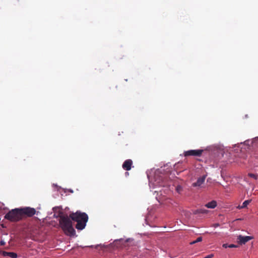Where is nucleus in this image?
I'll return each mask as SVG.
<instances>
[{"label": "nucleus", "instance_id": "obj_1", "mask_svg": "<svg viewBox=\"0 0 258 258\" xmlns=\"http://www.w3.org/2000/svg\"><path fill=\"white\" fill-rule=\"evenodd\" d=\"M70 217L72 220L76 222V228L79 230H82L85 228L86 223L88 221V216L85 213L77 211L70 214Z\"/></svg>", "mask_w": 258, "mask_h": 258}, {"label": "nucleus", "instance_id": "obj_2", "mask_svg": "<svg viewBox=\"0 0 258 258\" xmlns=\"http://www.w3.org/2000/svg\"><path fill=\"white\" fill-rule=\"evenodd\" d=\"M59 223L60 227L66 235L70 236L75 235L76 231L73 227L72 219L70 216H60Z\"/></svg>", "mask_w": 258, "mask_h": 258}, {"label": "nucleus", "instance_id": "obj_3", "mask_svg": "<svg viewBox=\"0 0 258 258\" xmlns=\"http://www.w3.org/2000/svg\"><path fill=\"white\" fill-rule=\"evenodd\" d=\"M5 218L11 221H18L22 218L21 210L19 209L12 210L5 215Z\"/></svg>", "mask_w": 258, "mask_h": 258}, {"label": "nucleus", "instance_id": "obj_4", "mask_svg": "<svg viewBox=\"0 0 258 258\" xmlns=\"http://www.w3.org/2000/svg\"><path fill=\"white\" fill-rule=\"evenodd\" d=\"M21 216L26 215L28 217H32L36 213V210L34 208L26 207L21 209Z\"/></svg>", "mask_w": 258, "mask_h": 258}, {"label": "nucleus", "instance_id": "obj_5", "mask_svg": "<svg viewBox=\"0 0 258 258\" xmlns=\"http://www.w3.org/2000/svg\"><path fill=\"white\" fill-rule=\"evenodd\" d=\"M203 152V150H191L184 152V156H200Z\"/></svg>", "mask_w": 258, "mask_h": 258}, {"label": "nucleus", "instance_id": "obj_6", "mask_svg": "<svg viewBox=\"0 0 258 258\" xmlns=\"http://www.w3.org/2000/svg\"><path fill=\"white\" fill-rule=\"evenodd\" d=\"M253 237L252 236H243L241 235H239L237 236V240L239 244L242 245L244 244L245 243H246L249 240L252 239Z\"/></svg>", "mask_w": 258, "mask_h": 258}, {"label": "nucleus", "instance_id": "obj_7", "mask_svg": "<svg viewBox=\"0 0 258 258\" xmlns=\"http://www.w3.org/2000/svg\"><path fill=\"white\" fill-rule=\"evenodd\" d=\"M133 164V161L131 159L126 160L122 164V168L128 171L131 170L132 165Z\"/></svg>", "mask_w": 258, "mask_h": 258}, {"label": "nucleus", "instance_id": "obj_8", "mask_svg": "<svg viewBox=\"0 0 258 258\" xmlns=\"http://www.w3.org/2000/svg\"><path fill=\"white\" fill-rule=\"evenodd\" d=\"M206 177L207 175H204L202 177H199L197 182L192 183V186L194 187L200 186L205 182Z\"/></svg>", "mask_w": 258, "mask_h": 258}, {"label": "nucleus", "instance_id": "obj_9", "mask_svg": "<svg viewBox=\"0 0 258 258\" xmlns=\"http://www.w3.org/2000/svg\"><path fill=\"white\" fill-rule=\"evenodd\" d=\"M2 253L3 255L5 256H8L12 258H16L17 257V253L13 252H7L5 251H3Z\"/></svg>", "mask_w": 258, "mask_h": 258}, {"label": "nucleus", "instance_id": "obj_10", "mask_svg": "<svg viewBox=\"0 0 258 258\" xmlns=\"http://www.w3.org/2000/svg\"><path fill=\"white\" fill-rule=\"evenodd\" d=\"M217 206V202L216 201L213 200L205 205V207L210 208V209H214Z\"/></svg>", "mask_w": 258, "mask_h": 258}, {"label": "nucleus", "instance_id": "obj_11", "mask_svg": "<svg viewBox=\"0 0 258 258\" xmlns=\"http://www.w3.org/2000/svg\"><path fill=\"white\" fill-rule=\"evenodd\" d=\"M251 200H246L243 203H242V205L241 206H238V209H242V208H246L247 205L251 202Z\"/></svg>", "mask_w": 258, "mask_h": 258}, {"label": "nucleus", "instance_id": "obj_12", "mask_svg": "<svg viewBox=\"0 0 258 258\" xmlns=\"http://www.w3.org/2000/svg\"><path fill=\"white\" fill-rule=\"evenodd\" d=\"M207 212H208V210L201 209L197 210L195 212V214H199V213L205 214V213H207Z\"/></svg>", "mask_w": 258, "mask_h": 258}, {"label": "nucleus", "instance_id": "obj_13", "mask_svg": "<svg viewBox=\"0 0 258 258\" xmlns=\"http://www.w3.org/2000/svg\"><path fill=\"white\" fill-rule=\"evenodd\" d=\"M247 176L251 178H252L255 180H257L258 179V175L257 174H255L253 173H250L248 174Z\"/></svg>", "mask_w": 258, "mask_h": 258}, {"label": "nucleus", "instance_id": "obj_14", "mask_svg": "<svg viewBox=\"0 0 258 258\" xmlns=\"http://www.w3.org/2000/svg\"><path fill=\"white\" fill-rule=\"evenodd\" d=\"M202 240V237H199L196 240V242H201Z\"/></svg>", "mask_w": 258, "mask_h": 258}, {"label": "nucleus", "instance_id": "obj_15", "mask_svg": "<svg viewBox=\"0 0 258 258\" xmlns=\"http://www.w3.org/2000/svg\"><path fill=\"white\" fill-rule=\"evenodd\" d=\"M213 256H214L213 254H209V255L206 256L204 258H212L213 257Z\"/></svg>", "mask_w": 258, "mask_h": 258}, {"label": "nucleus", "instance_id": "obj_16", "mask_svg": "<svg viewBox=\"0 0 258 258\" xmlns=\"http://www.w3.org/2000/svg\"><path fill=\"white\" fill-rule=\"evenodd\" d=\"M220 226L219 224V223H215V224H213L212 225V226L214 227V228H216V227H218Z\"/></svg>", "mask_w": 258, "mask_h": 258}, {"label": "nucleus", "instance_id": "obj_17", "mask_svg": "<svg viewBox=\"0 0 258 258\" xmlns=\"http://www.w3.org/2000/svg\"><path fill=\"white\" fill-rule=\"evenodd\" d=\"M236 247H237L236 245L233 244H230L228 245V247H230V248Z\"/></svg>", "mask_w": 258, "mask_h": 258}, {"label": "nucleus", "instance_id": "obj_18", "mask_svg": "<svg viewBox=\"0 0 258 258\" xmlns=\"http://www.w3.org/2000/svg\"><path fill=\"white\" fill-rule=\"evenodd\" d=\"M5 243H6L5 242L4 240H2L0 241V245H2V246L4 245L5 244Z\"/></svg>", "mask_w": 258, "mask_h": 258}, {"label": "nucleus", "instance_id": "obj_19", "mask_svg": "<svg viewBox=\"0 0 258 258\" xmlns=\"http://www.w3.org/2000/svg\"><path fill=\"white\" fill-rule=\"evenodd\" d=\"M228 245H229L228 244L225 243V244H223V247L224 248H227V247H228Z\"/></svg>", "mask_w": 258, "mask_h": 258}, {"label": "nucleus", "instance_id": "obj_20", "mask_svg": "<svg viewBox=\"0 0 258 258\" xmlns=\"http://www.w3.org/2000/svg\"><path fill=\"white\" fill-rule=\"evenodd\" d=\"M197 243V242H196V240H195V241H193L191 242L190 243V244L192 245V244H195V243Z\"/></svg>", "mask_w": 258, "mask_h": 258}, {"label": "nucleus", "instance_id": "obj_21", "mask_svg": "<svg viewBox=\"0 0 258 258\" xmlns=\"http://www.w3.org/2000/svg\"><path fill=\"white\" fill-rule=\"evenodd\" d=\"M98 246V245H96V246H95V248H97Z\"/></svg>", "mask_w": 258, "mask_h": 258}, {"label": "nucleus", "instance_id": "obj_22", "mask_svg": "<svg viewBox=\"0 0 258 258\" xmlns=\"http://www.w3.org/2000/svg\"><path fill=\"white\" fill-rule=\"evenodd\" d=\"M90 247H93V245H91V246H90Z\"/></svg>", "mask_w": 258, "mask_h": 258}]
</instances>
